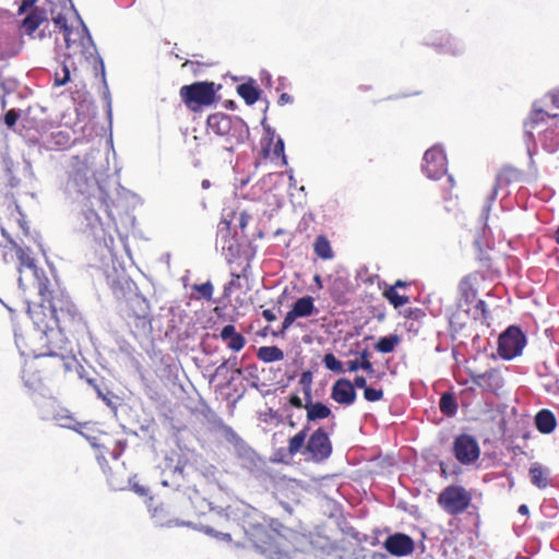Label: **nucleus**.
Returning <instances> with one entry per match:
<instances>
[{
    "label": "nucleus",
    "mask_w": 559,
    "mask_h": 559,
    "mask_svg": "<svg viewBox=\"0 0 559 559\" xmlns=\"http://www.w3.org/2000/svg\"><path fill=\"white\" fill-rule=\"evenodd\" d=\"M37 292L40 304L28 309V313L36 329L46 337L47 352L40 356L62 358L69 353L70 345L66 334L75 335L82 332L86 322L78 306L57 281L39 277Z\"/></svg>",
    "instance_id": "f257e3e1"
},
{
    "label": "nucleus",
    "mask_w": 559,
    "mask_h": 559,
    "mask_svg": "<svg viewBox=\"0 0 559 559\" xmlns=\"http://www.w3.org/2000/svg\"><path fill=\"white\" fill-rule=\"evenodd\" d=\"M524 132L528 138H559V85L536 99L527 119Z\"/></svg>",
    "instance_id": "f03ea898"
},
{
    "label": "nucleus",
    "mask_w": 559,
    "mask_h": 559,
    "mask_svg": "<svg viewBox=\"0 0 559 559\" xmlns=\"http://www.w3.org/2000/svg\"><path fill=\"white\" fill-rule=\"evenodd\" d=\"M67 188L70 191L93 198L99 207L105 209L107 216L115 223V217L111 211L114 201L109 194L99 186L96 178V170L87 165L85 162H78L73 170L69 175Z\"/></svg>",
    "instance_id": "7ed1b4c3"
},
{
    "label": "nucleus",
    "mask_w": 559,
    "mask_h": 559,
    "mask_svg": "<svg viewBox=\"0 0 559 559\" xmlns=\"http://www.w3.org/2000/svg\"><path fill=\"white\" fill-rule=\"evenodd\" d=\"M251 545L267 559H289L284 549L285 537L276 530L264 525H252L246 532Z\"/></svg>",
    "instance_id": "20e7f679"
},
{
    "label": "nucleus",
    "mask_w": 559,
    "mask_h": 559,
    "mask_svg": "<svg viewBox=\"0 0 559 559\" xmlns=\"http://www.w3.org/2000/svg\"><path fill=\"white\" fill-rule=\"evenodd\" d=\"M53 361L47 359H34L24 365L22 379L31 390L41 389L58 371L64 366L67 354L62 358L52 357Z\"/></svg>",
    "instance_id": "39448f33"
},
{
    "label": "nucleus",
    "mask_w": 559,
    "mask_h": 559,
    "mask_svg": "<svg viewBox=\"0 0 559 559\" xmlns=\"http://www.w3.org/2000/svg\"><path fill=\"white\" fill-rule=\"evenodd\" d=\"M218 88L219 85L216 87L214 82L199 81L181 86L179 95L186 107L197 112L215 103Z\"/></svg>",
    "instance_id": "423d86ee"
},
{
    "label": "nucleus",
    "mask_w": 559,
    "mask_h": 559,
    "mask_svg": "<svg viewBox=\"0 0 559 559\" xmlns=\"http://www.w3.org/2000/svg\"><path fill=\"white\" fill-rule=\"evenodd\" d=\"M472 493L460 485L447 486L438 496L439 507L449 515L464 513L472 504Z\"/></svg>",
    "instance_id": "0eeeda50"
},
{
    "label": "nucleus",
    "mask_w": 559,
    "mask_h": 559,
    "mask_svg": "<svg viewBox=\"0 0 559 559\" xmlns=\"http://www.w3.org/2000/svg\"><path fill=\"white\" fill-rule=\"evenodd\" d=\"M526 344L525 334L518 326H509L498 340V354L510 360L520 355Z\"/></svg>",
    "instance_id": "6e6552de"
},
{
    "label": "nucleus",
    "mask_w": 559,
    "mask_h": 559,
    "mask_svg": "<svg viewBox=\"0 0 559 559\" xmlns=\"http://www.w3.org/2000/svg\"><path fill=\"white\" fill-rule=\"evenodd\" d=\"M5 166V183H4V195L13 200L16 203V197L25 195L28 193V187L25 182V171L21 170L19 165L9 158H3Z\"/></svg>",
    "instance_id": "1a4fd4ad"
},
{
    "label": "nucleus",
    "mask_w": 559,
    "mask_h": 559,
    "mask_svg": "<svg viewBox=\"0 0 559 559\" xmlns=\"http://www.w3.org/2000/svg\"><path fill=\"white\" fill-rule=\"evenodd\" d=\"M128 320L134 328V334H146L152 330L150 306L143 298H134L129 302Z\"/></svg>",
    "instance_id": "9d476101"
},
{
    "label": "nucleus",
    "mask_w": 559,
    "mask_h": 559,
    "mask_svg": "<svg viewBox=\"0 0 559 559\" xmlns=\"http://www.w3.org/2000/svg\"><path fill=\"white\" fill-rule=\"evenodd\" d=\"M453 454L463 465L476 462L480 455V448L477 440L467 433L459 435L453 441Z\"/></svg>",
    "instance_id": "9b49d317"
},
{
    "label": "nucleus",
    "mask_w": 559,
    "mask_h": 559,
    "mask_svg": "<svg viewBox=\"0 0 559 559\" xmlns=\"http://www.w3.org/2000/svg\"><path fill=\"white\" fill-rule=\"evenodd\" d=\"M306 452L310 454L314 462H322L331 455L332 442L322 427L310 435L306 444Z\"/></svg>",
    "instance_id": "f8f14e48"
},
{
    "label": "nucleus",
    "mask_w": 559,
    "mask_h": 559,
    "mask_svg": "<svg viewBox=\"0 0 559 559\" xmlns=\"http://www.w3.org/2000/svg\"><path fill=\"white\" fill-rule=\"evenodd\" d=\"M521 177H522V173L511 166H504L499 170V173L497 174V177H496V182L492 188V192L488 197V200L483 209L481 216L485 222H487V219L489 217V213H490L492 203L497 198L498 190L504 186L512 183V182L519 181L521 179Z\"/></svg>",
    "instance_id": "ddd939ff"
},
{
    "label": "nucleus",
    "mask_w": 559,
    "mask_h": 559,
    "mask_svg": "<svg viewBox=\"0 0 559 559\" xmlns=\"http://www.w3.org/2000/svg\"><path fill=\"white\" fill-rule=\"evenodd\" d=\"M317 311L314 300L311 296L298 298L292 309L286 313L281 333H285L298 318H307Z\"/></svg>",
    "instance_id": "4468645a"
},
{
    "label": "nucleus",
    "mask_w": 559,
    "mask_h": 559,
    "mask_svg": "<svg viewBox=\"0 0 559 559\" xmlns=\"http://www.w3.org/2000/svg\"><path fill=\"white\" fill-rule=\"evenodd\" d=\"M385 550L395 557L411 555L415 549V543L412 537L404 533L389 535L383 543Z\"/></svg>",
    "instance_id": "2eb2a0df"
},
{
    "label": "nucleus",
    "mask_w": 559,
    "mask_h": 559,
    "mask_svg": "<svg viewBox=\"0 0 559 559\" xmlns=\"http://www.w3.org/2000/svg\"><path fill=\"white\" fill-rule=\"evenodd\" d=\"M96 210H103L105 212V209L99 207L93 198H86L82 206V214L86 222V227L95 238L100 239L104 234V227Z\"/></svg>",
    "instance_id": "dca6fc26"
},
{
    "label": "nucleus",
    "mask_w": 559,
    "mask_h": 559,
    "mask_svg": "<svg viewBox=\"0 0 559 559\" xmlns=\"http://www.w3.org/2000/svg\"><path fill=\"white\" fill-rule=\"evenodd\" d=\"M331 397L341 405H352L355 403L357 394L354 384L346 378L336 380L331 389Z\"/></svg>",
    "instance_id": "f3484780"
},
{
    "label": "nucleus",
    "mask_w": 559,
    "mask_h": 559,
    "mask_svg": "<svg viewBox=\"0 0 559 559\" xmlns=\"http://www.w3.org/2000/svg\"><path fill=\"white\" fill-rule=\"evenodd\" d=\"M472 382L484 391L498 393L503 386V379L496 369L487 370L483 373L473 374Z\"/></svg>",
    "instance_id": "a211bd4d"
},
{
    "label": "nucleus",
    "mask_w": 559,
    "mask_h": 559,
    "mask_svg": "<svg viewBox=\"0 0 559 559\" xmlns=\"http://www.w3.org/2000/svg\"><path fill=\"white\" fill-rule=\"evenodd\" d=\"M284 143L285 142H264L260 151L259 163L271 162L276 166L287 165Z\"/></svg>",
    "instance_id": "6ab92c4d"
},
{
    "label": "nucleus",
    "mask_w": 559,
    "mask_h": 559,
    "mask_svg": "<svg viewBox=\"0 0 559 559\" xmlns=\"http://www.w3.org/2000/svg\"><path fill=\"white\" fill-rule=\"evenodd\" d=\"M15 255L19 261L17 270L20 273L23 272L24 269L31 270L34 273L36 280V286L38 285L39 277H47L44 272L39 273L36 261L33 257V252L29 248H23L21 246L14 245Z\"/></svg>",
    "instance_id": "aec40b11"
},
{
    "label": "nucleus",
    "mask_w": 559,
    "mask_h": 559,
    "mask_svg": "<svg viewBox=\"0 0 559 559\" xmlns=\"http://www.w3.org/2000/svg\"><path fill=\"white\" fill-rule=\"evenodd\" d=\"M225 433L227 441L233 444L234 451L239 459L250 462L254 461V457L257 456L254 450L250 448L238 433L229 427L225 429Z\"/></svg>",
    "instance_id": "412c9836"
},
{
    "label": "nucleus",
    "mask_w": 559,
    "mask_h": 559,
    "mask_svg": "<svg viewBox=\"0 0 559 559\" xmlns=\"http://www.w3.org/2000/svg\"><path fill=\"white\" fill-rule=\"evenodd\" d=\"M424 162L428 173L438 174L444 169L445 155L439 145H435L425 152Z\"/></svg>",
    "instance_id": "4be33fe9"
},
{
    "label": "nucleus",
    "mask_w": 559,
    "mask_h": 559,
    "mask_svg": "<svg viewBox=\"0 0 559 559\" xmlns=\"http://www.w3.org/2000/svg\"><path fill=\"white\" fill-rule=\"evenodd\" d=\"M44 22H47L46 10L39 7H35L23 20L22 28L26 35L34 37V33Z\"/></svg>",
    "instance_id": "5701e85b"
},
{
    "label": "nucleus",
    "mask_w": 559,
    "mask_h": 559,
    "mask_svg": "<svg viewBox=\"0 0 559 559\" xmlns=\"http://www.w3.org/2000/svg\"><path fill=\"white\" fill-rule=\"evenodd\" d=\"M221 338L226 342L227 347L234 352H240L246 345V338L236 331L235 325H225L219 333Z\"/></svg>",
    "instance_id": "b1692460"
},
{
    "label": "nucleus",
    "mask_w": 559,
    "mask_h": 559,
    "mask_svg": "<svg viewBox=\"0 0 559 559\" xmlns=\"http://www.w3.org/2000/svg\"><path fill=\"white\" fill-rule=\"evenodd\" d=\"M535 426L540 433H551L557 426L556 416L549 409H542L535 416Z\"/></svg>",
    "instance_id": "393cba45"
},
{
    "label": "nucleus",
    "mask_w": 559,
    "mask_h": 559,
    "mask_svg": "<svg viewBox=\"0 0 559 559\" xmlns=\"http://www.w3.org/2000/svg\"><path fill=\"white\" fill-rule=\"evenodd\" d=\"M209 129L218 136L228 135L231 129V120L226 115H211L207 118Z\"/></svg>",
    "instance_id": "a878e982"
},
{
    "label": "nucleus",
    "mask_w": 559,
    "mask_h": 559,
    "mask_svg": "<svg viewBox=\"0 0 559 559\" xmlns=\"http://www.w3.org/2000/svg\"><path fill=\"white\" fill-rule=\"evenodd\" d=\"M305 408L307 411V421L308 424L311 421H317L320 419H325L332 415V412L329 406L324 405L321 402H311L307 401L305 404Z\"/></svg>",
    "instance_id": "bb28decb"
},
{
    "label": "nucleus",
    "mask_w": 559,
    "mask_h": 559,
    "mask_svg": "<svg viewBox=\"0 0 559 559\" xmlns=\"http://www.w3.org/2000/svg\"><path fill=\"white\" fill-rule=\"evenodd\" d=\"M531 481L539 489H545L548 486L549 469L542 464L535 462L531 465L528 471Z\"/></svg>",
    "instance_id": "cd10ccee"
},
{
    "label": "nucleus",
    "mask_w": 559,
    "mask_h": 559,
    "mask_svg": "<svg viewBox=\"0 0 559 559\" xmlns=\"http://www.w3.org/2000/svg\"><path fill=\"white\" fill-rule=\"evenodd\" d=\"M309 430L310 426L306 425L299 432H297L288 440L287 450L290 455L299 453L304 448L306 449V439L308 437Z\"/></svg>",
    "instance_id": "c85d7f7f"
},
{
    "label": "nucleus",
    "mask_w": 559,
    "mask_h": 559,
    "mask_svg": "<svg viewBox=\"0 0 559 559\" xmlns=\"http://www.w3.org/2000/svg\"><path fill=\"white\" fill-rule=\"evenodd\" d=\"M439 408L443 415L453 417L459 408L455 394L453 392H444L440 397Z\"/></svg>",
    "instance_id": "c756f323"
},
{
    "label": "nucleus",
    "mask_w": 559,
    "mask_h": 559,
    "mask_svg": "<svg viewBox=\"0 0 559 559\" xmlns=\"http://www.w3.org/2000/svg\"><path fill=\"white\" fill-rule=\"evenodd\" d=\"M257 357L263 362H273L284 359V352L277 346H262L257 352Z\"/></svg>",
    "instance_id": "7c9ffc66"
},
{
    "label": "nucleus",
    "mask_w": 559,
    "mask_h": 559,
    "mask_svg": "<svg viewBox=\"0 0 559 559\" xmlns=\"http://www.w3.org/2000/svg\"><path fill=\"white\" fill-rule=\"evenodd\" d=\"M237 93L248 105L254 104L260 97V91L257 88L253 81L238 85Z\"/></svg>",
    "instance_id": "2f4dec72"
},
{
    "label": "nucleus",
    "mask_w": 559,
    "mask_h": 559,
    "mask_svg": "<svg viewBox=\"0 0 559 559\" xmlns=\"http://www.w3.org/2000/svg\"><path fill=\"white\" fill-rule=\"evenodd\" d=\"M313 251L322 260H331L333 258V250L329 239L324 235H320L313 242Z\"/></svg>",
    "instance_id": "473e14b6"
},
{
    "label": "nucleus",
    "mask_w": 559,
    "mask_h": 559,
    "mask_svg": "<svg viewBox=\"0 0 559 559\" xmlns=\"http://www.w3.org/2000/svg\"><path fill=\"white\" fill-rule=\"evenodd\" d=\"M400 341H401V338L399 335L391 334L389 336L379 338V341L374 345V348L379 353L389 354L395 349V347L400 343Z\"/></svg>",
    "instance_id": "72a5a7b5"
},
{
    "label": "nucleus",
    "mask_w": 559,
    "mask_h": 559,
    "mask_svg": "<svg viewBox=\"0 0 559 559\" xmlns=\"http://www.w3.org/2000/svg\"><path fill=\"white\" fill-rule=\"evenodd\" d=\"M383 296L389 300L391 305L394 306V308H399L404 306L409 301V298L405 295H400L395 287L389 286L383 290Z\"/></svg>",
    "instance_id": "f704fd0d"
},
{
    "label": "nucleus",
    "mask_w": 559,
    "mask_h": 559,
    "mask_svg": "<svg viewBox=\"0 0 559 559\" xmlns=\"http://www.w3.org/2000/svg\"><path fill=\"white\" fill-rule=\"evenodd\" d=\"M459 290H460L462 298H464L466 301L474 299L477 295V292L471 284V281L468 277H464L460 282Z\"/></svg>",
    "instance_id": "c9c22d12"
},
{
    "label": "nucleus",
    "mask_w": 559,
    "mask_h": 559,
    "mask_svg": "<svg viewBox=\"0 0 559 559\" xmlns=\"http://www.w3.org/2000/svg\"><path fill=\"white\" fill-rule=\"evenodd\" d=\"M152 516L159 523V525L162 526H168V527H171V526H178L180 525V523L178 522V520L176 519H166L164 516V508L163 506L160 507H155L153 509V514Z\"/></svg>",
    "instance_id": "e433bc0d"
},
{
    "label": "nucleus",
    "mask_w": 559,
    "mask_h": 559,
    "mask_svg": "<svg viewBox=\"0 0 559 559\" xmlns=\"http://www.w3.org/2000/svg\"><path fill=\"white\" fill-rule=\"evenodd\" d=\"M323 364H324L326 369H329V370H331L333 372H336V373L344 372L343 362L341 360H338L335 357V355L332 354V353H329V354L324 355Z\"/></svg>",
    "instance_id": "4c0bfd02"
},
{
    "label": "nucleus",
    "mask_w": 559,
    "mask_h": 559,
    "mask_svg": "<svg viewBox=\"0 0 559 559\" xmlns=\"http://www.w3.org/2000/svg\"><path fill=\"white\" fill-rule=\"evenodd\" d=\"M192 289L199 293L198 299L211 300L214 293V287L210 281L203 284H195L192 286Z\"/></svg>",
    "instance_id": "58836bf2"
},
{
    "label": "nucleus",
    "mask_w": 559,
    "mask_h": 559,
    "mask_svg": "<svg viewBox=\"0 0 559 559\" xmlns=\"http://www.w3.org/2000/svg\"><path fill=\"white\" fill-rule=\"evenodd\" d=\"M370 358L371 354L367 348L359 353V361L361 369L366 371L368 374L374 373V368L370 361Z\"/></svg>",
    "instance_id": "ea45409f"
},
{
    "label": "nucleus",
    "mask_w": 559,
    "mask_h": 559,
    "mask_svg": "<svg viewBox=\"0 0 559 559\" xmlns=\"http://www.w3.org/2000/svg\"><path fill=\"white\" fill-rule=\"evenodd\" d=\"M384 392L382 389H374L371 386L366 388L364 391V397L368 402H379L383 399Z\"/></svg>",
    "instance_id": "a19ab883"
},
{
    "label": "nucleus",
    "mask_w": 559,
    "mask_h": 559,
    "mask_svg": "<svg viewBox=\"0 0 559 559\" xmlns=\"http://www.w3.org/2000/svg\"><path fill=\"white\" fill-rule=\"evenodd\" d=\"M227 367H230V368H235L236 372L238 374H241V369L238 368V360H237V357H230L226 360H224L216 369V373H219L223 369L227 368Z\"/></svg>",
    "instance_id": "79ce46f5"
},
{
    "label": "nucleus",
    "mask_w": 559,
    "mask_h": 559,
    "mask_svg": "<svg viewBox=\"0 0 559 559\" xmlns=\"http://www.w3.org/2000/svg\"><path fill=\"white\" fill-rule=\"evenodd\" d=\"M69 81H70V70H69L68 64L64 63L63 68H62V75H59L58 73H56L55 83H56V85L61 86V85L67 84Z\"/></svg>",
    "instance_id": "37998d69"
},
{
    "label": "nucleus",
    "mask_w": 559,
    "mask_h": 559,
    "mask_svg": "<svg viewBox=\"0 0 559 559\" xmlns=\"http://www.w3.org/2000/svg\"><path fill=\"white\" fill-rule=\"evenodd\" d=\"M17 118H19V112L15 109H10L4 115V123L9 128H12L16 123Z\"/></svg>",
    "instance_id": "c03bdc74"
},
{
    "label": "nucleus",
    "mask_w": 559,
    "mask_h": 559,
    "mask_svg": "<svg viewBox=\"0 0 559 559\" xmlns=\"http://www.w3.org/2000/svg\"><path fill=\"white\" fill-rule=\"evenodd\" d=\"M52 20L57 27H59L63 32L70 33V28L68 26L67 19L62 14H58Z\"/></svg>",
    "instance_id": "a18cd8bd"
},
{
    "label": "nucleus",
    "mask_w": 559,
    "mask_h": 559,
    "mask_svg": "<svg viewBox=\"0 0 559 559\" xmlns=\"http://www.w3.org/2000/svg\"><path fill=\"white\" fill-rule=\"evenodd\" d=\"M475 312L476 313H479L480 318L483 320H487L488 319V310H487V306H486V302L484 300H478L475 305Z\"/></svg>",
    "instance_id": "49530a36"
},
{
    "label": "nucleus",
    "mask_w": 559,
    "mask_h": 559,
    "mask_svg": "<svg viewBox=\"0 0 559 559\" xmlns=\"http://www.w3.org/2000/svg\"><path fill=\"white\" fill-rule=\"evenodd\" d=\"M37 2V0H22L19 9H17V13L21 15L23 13H25L28 9H31L32 7H34V4Z\"/></svg>",
    "instance_id": "de8ad7c7"
},
{
    "label": "nucleus",
    "mask_w": 559,
    "mask_h": 559,
    "mask_svg": "<svg viewBox=\"0 0 559 559\" xmlns=\"http://www.w3.org/2000/svg\"><path fill=\"white\" fill-rule=\"evenodd\" d=\"M352 383L354 384V389L358 388V389H364V391H365L366 388H368L367 380L362 376H356Z\"/></svg>",
    "instance_id": "09e8293b"
},
{
    "label": "nucleus",
    "mask_w": 559,
    "mask_h": 559,
    "mask_svg": "<svg viewBox=\"0 0 559 559\" xmlns=\"http://www.w3.org/2000/svg\"><path fill=\"white\" fill-rule=\"evenodd\" d=\"M346 365H347V370H348L349 372H356V371H358L359 369H361V366H360V361H359V359L348 360V361L346 362Z\"/></svg>",
    "instance_id": "8fccbe9b"
},
{
    "label": "nucleus",
    "mask_w": 559,
    "mask_h": 559,
    "mask_svg": "<svg viewBox=\"0 0 559 559\" xmlns=\"http://www.w3.org/2000/svg\"><path fill=\"white\" fill-rule=\"evenodd\" d=\"M289 403L292 406H294L296 408H305L302 400L297 394L290 395Z\"/></svg>",
    "instance_id": "3c124183"
},
{
    "label": "nucleus",
    "mask_w": 559,
    "mask_h": 559,
    "mask_svg": "<svg viewBox=\"0 0 559 559\" xmlns=\"http://www.w3.org/2000/svg\"><path fill=\"white\" fill-rule=\"evenodd\" d=\"M15 209L17 210V212L21 214L22 218L19 219V224L21 226V228L23 229L24 234H28L29 230H28V226H27V223L25 222L24 219V215L21 213L20 211V206L15 203Z\"/></svg>",
    "instance_id": "603ef678"
},
{
    "label": "nucleus",
    "mask_w": 559,
    "mask_h": 559,
    "mask_svg": "<svg viewBox=\"0 0 559 559\" xmlns=\"http://www.w3.org/2000/svg\"><path fill=\"white\" fill-rule=\"evenodd\" d=\"M277 103L281 106L290 104V103H293V97L290 95H288L287 93H283L280 95Z\"/></svg>",
    "instance_id": "864d4df0"
},
{
    "label": "nucleus",
    "mask_w": 559,
    "mask_h": 559,
    "mask_svg": "<svg viewBox=\"0 0 559 559\" xmlns=\"http://www.w3.org/2000/svg\"><path fill=\"white\" fill-rule=\"evenodd\" d=\"M262 316H263V318H264L267 322H273V321H275V320H276V316H275V313H274L272 310H270V309H265V310H263V311H262Z\"/></svg>",
    "instance_id": "5fc2aeb1"
},
{
    "label": "nucleus",
    "mask_w": 559,
    "mask_h": 559,
    "mask_svg": "<svg viewBox=\"0 0 559 559\" xmlns=\"http://www.w3.org/2000/svg\"><path fill=\"white\" fill-rule=\"evenodd\" d=\"M424 314L423 310L419 308L409 309L407 317L418 319Z\"/></svg>",
    "instance_id": "6e6d98bb"
},
{
    "label": "nucleus",
    "mask_w": 559,
    "mask_h": 559,
    "mask_svg": "<svg viewBox=\"0 0 559 559\" xmlns=\"http://www.w3.org/2000/svg\"><path fill=\"white\" fill-rule=\"evenodd\" d=\"M311 372L310 371H306L301 374V379H300V382L301 383H307V384H310L311 382Z\"/></svg>",
    "instance_id": "4d7b16f0"
},
{
    "label": "nucleus",
    "mask_w": 559,
    "mask_h": 559,
    "mask_svg": "<svg viewBox=\"0 0 559 559\" xmlns=\"http://www.w3.org/2000/svg\"><path fill=\"white\" fill-rule=\"evenodd\" d=\"M440 475L443 478H448V476H449L445 464L443 462H440Z\"/></svg>",
    "instance_id": "13d9d810"
},
{
    "label": "nucleus",
    "mask_w": 559,
    "mask_h": 559,
    "mask_svg": "<svg viewBox=\"0 0 559 559\" xmlns=\"http://www.w3.org/2000/svg\"><path fill=\"white\" fill-rule=\"evenodd\" d=\"M406 286H407V283L402 280H397L393 285H391V287H395V289L406 287Z\"/></svg>",
    "instance_id": "bf43d9fd"
},
{
    "label": "nucleus",
    "mask_w": 559,
    "mask_h": 559,
    "mask_svg": "<svg viewBox=\"0 0 559 559\" xmlns=\"http://www.w3.org/2000/svg\"><path fill=\"white\" fill-rule=\"evenodd\" d=\"M519 513L523 514V515H527L530 513V509L526 504H521L519 507Z\"/></svg>",
    "instance_id": "052dcab7"
},
{
    "label": "nucleus",
    "mask_w": 559,
    "mask_h": 559,
    "mask_svg": "<svg viewBox=\"0 0 559 559\" xmlns=\"http://www.w3.org/2000/svg\"><path fill=\"white\" fill-rule=\"evenodd\" d=\"M210 186H211L210 180H207V179L202 180V182H201V187H202L203 189H209V188H210Z\"/></svg>",
    "instance_id": "680f3d73"
},
{
    "label": "nucleus",
    "mask_w": 559,
    "mask_h": 559,
    "mask_svg": "<svg viewBox=\"0 0 559 559\" xmlns=\"http://www.w3.org/2000/svg\"><path fill=\"white\" fill-rule=\"evenodd\" d=\"M221 536H222V539H224V540H227V542L231 540L230 534H228V533H221Z\"/></svg>",
    "instance_id": "e2e57ef3"
},
{
    "label": "nucleus",
    "mask_w": 559,
    "mask_h": 559,
    "mask_svg": "<svg viewBox=\"0 0 559 559\" xmlns=\"http://www.w3.org/2000/svg\"><path fill=\"white\" fill-rule=\"evenodd\" d=\"M206 532H207L209 534H214V530H213V528H206Z\"/></svg>",
    "instance_id": "0e129e2a"
},
{
    "label": "nucleus",
    "mask_w": 559,
    "mask_h": 559,
    "mask_svg": "<svg viewBox=\"0 0 559 559\" xmlns=\"http://www.w3.org/2000/svg\"><path fill=\"white\" fill-rule=\"evenodd\" d=\"M234 285V282H229L228 286L225 287V292L229 288V286Z\"/></svg>",
    "instance_id": "69168bd1"
},
{
    "label": "nucleus",
    "mask_w": 559,
    "mask_h": 559,
    "mask_svg": "<svg viewBox=\"0 0 559 559\" xmlns=\"http://www.w3.org/2000/svg\"><path fill=\"white\" fill-rule=\"evenodd\" d=\"M99 62H100V67H102V72L104 73V63L102 60H99Z\"/></svg>",
    "instance_id": "338daca9"
},
{
    "label": "nucleus",
    "mask_w": 559,
    "mask_h": 559,
    "mask_svg": "<svg viewBox=\"0 0 559 559\" xmlns=\"http://www.w3.org/2000/svg\"><path fill=\"white\" fill-rule=\"evenodd\" d=\"M289 426H290V427H294V426H295V423H294V421H289Z\"/></svg>",
    "instance_id": "774afa93"
}]
</instances>
